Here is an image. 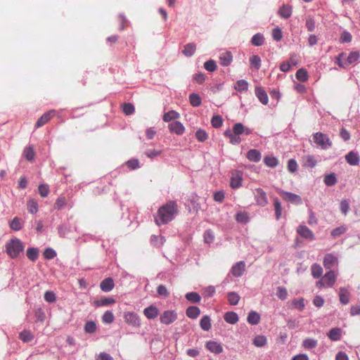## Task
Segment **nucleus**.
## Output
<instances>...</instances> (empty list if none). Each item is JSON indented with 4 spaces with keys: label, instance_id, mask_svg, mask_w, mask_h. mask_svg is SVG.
I'll list each match as a JSON object with an SVG mask.
<instances>
[{
    "label": "nucleus",
    "instance_id": "1",
    "mask_svg": "<svg viewBox=\"0 0 360 360\" xmlns=\"http://www.w3.org/2000/svg\"><path fill=\"white\" fill-rule=\"evenodd\" d=\"M178 207L175 201H169L159 208L155 221L157 225L160 226L172 221L177 214Z\"/></svg>",
    "mask_w": 360,
    "mask_h": 360
},
{
    "label": "nucleus",
    "instance_id": "2",
    "mask_svg": "<svg viewBox=\"0 0 360 360\" xmlns=\"http://www.w3.org/2000/svg\"><path fill=\"white\" fill-rule=\"evenodd\" d=\"M252 130L245 127L242 123H236L233 126V131L229 129L224 131V136L229 139V142L233 145H238L241 142L240 135H249Z\"/></svg>",
    "mask_w": 360,
    "mask_h": 360
},
{
    "label": "nucleus",
    "instance_id": "3",
    "mask_svg": "<svg viewBox=\"0 0 360 360\" xmlns=\"http://www.w3.org/2000/svg\"><path fill=\"white\" fill-rule=\"evenodd\" d=\"M337 280V274L333 270L327 271L320 280L316 283V286L319 288H331Z\"/></svg>",
    "mask_w": 360,
    "mask_h": 360
},
{
    "label": "nucleus",
    "instance_id": "4",
    "mask_svg": "<svg viewBox=\"0 0 360 360\" xmlns=\"http://www.w3.org/2000/svg\"><path fill=\"white\" fill-rule=\"evenodd\" d=\"M22 250V245L19 239H11L6 244L7 254L12 258L16 257Z\"/></svg>",
    "mask_w": 360,
    "mask_h": 360
},
{
    "label": "nucleus",
    "instance_id": "5",
    "mask_svg": "<svg viewBox=\"0 0 360 360\" xmlns=\"http://www.w3.org/2000/svg\"><path fill=\"white\" fill-rule=\"evenodd\" d=\"M314 142L321 149L326 150L332 146V141L324 134L321 132H316L313 134Z\"/></svg>",
    "mask_w": 360,
    "mask_h": 360
},
{
    "label": "nucleus",
    "instance_id": "6",
    "mask_svg": "<svg viewBox=\"0 0 360 360\" xmlns=\"http://www.w3.org/2000/svg\"><path fill=\"white\" fill-rule=\"evenodd\" d=\"M277 193L284 200L290 202L291 203L300 205L302 202L301 197L297 194L284 191L280 188L277 189Z\"/></svg>",
    "mask_w": 360,
    "mask_h": 360
},
{
    "label": "nucleus",
    "instance_id": "7",
    "mask_svg": "<svg viewBox=\"0 0 360 360\" xmlns=\"http://www.w3.org/2000/svg\"><path fill=\"white\" fill-rule=\"evenodd\" d=\"M124 321L135 328H138L141 326V320L139 316L132 311H126L124 313Z\"/></svg>",
    "mask_w": 360,
    "mask_h": 360
},
{
    "label": "nucleus",
    "instance_id": "8",
    "mask_svg": "<svg viewBox=\"0 0 360 360\" xmlns=\"http://www.w3.org/2000/svg\"><path fill=\"white\" fill-rule=\"evenodd\" d=\"M177 319V313L174 310L165 311L160 317V323L165 325H169L174 323Z\"/></svg>",
    "mask_w": 360,
    "mask_h": 360
},
{
    "label": "nucleus",
    "instance_id": "9",
    "mask_svg": "<svg viewBox=\"0 0 360 360\" xmlns=\"http://www.w3.org/2000/svg\"><path fill=\"white\" fill-rule=\"evenodd\" d=\"M255 198L257 205L261 207L266 206L269 202L266 192L260 188L255 189Z\"/></svg>",
    "mask_w": 360,
    "mask_h": 360
},
{
    "label": "nucleus",
    "instance_id": "10",
    "mask_svg": "<svg viewBox=\"0 0 360 360\" xmlns=\"http://www.w3.org/2000/svg\"><path fill=\"white\" fill-rule=\"evenodd\" d=\"M297 232L300 236L309 240H314V233L306 226H299L297 229Z\"/></svg>",
    "mask_w": 360,
    "mask_h": 360
},
{
    "label": "nucleus",
    "instance_id": "11",
    "mask_svg": "<svg viewBox=\"0 0 360 360\" xmlns=\"http://www.w3.org/2000/svg\"><path fill=\"white\" fill-rule=\"evenodd\" d=\"M338 262V257L333 254H326L323 258V264L326 269L331 268Z\"/></svg>",
    "mask_w": 360,
    "mask_h": 360
},
{
    "label": "nucleus",
    "instance_id": "12",
    "mask_svg": "<svg viewBox=\"0 0 360 360\" xmlns=\"http://www.w3.org/2000/svg\"><path fill=\"white\" fill-rule=\"evenodd\" d=\"M205 347L207 350L214 354H220L223 352V347L216 341H207L205 344Z\"/></svg>",
    "mask_w": 360,
    "mask_h": 360
},
{
    "label": "nucleus",
    "instance_id": "13",
    "mask_svg": "<svg viewBox=\"0 0 360 360\" xmlns=\"http://www.w3.org/2000/svg\"><path fill=\"white\" fill-rule=\"evenodd\" d=\"M55 115V110H49L46 112H45L44 115H42L37 121L35 124L36 127H40L46 124L51 117H54Z\"/></svg>",
    "mask_w": 360,
    "mask_h": 360
},
{
    "label": "nucleus",
    "instance_id": "14",
    "mask_svg": "<svg viewBox=\"0 0 360 360\" xmlns=\"http://www.w3.org/2000/svg\"><path fill=\"white\" fill-rule=\"evenodd\" d=\"M245 270V263L240 261L234 264L231 268V274L235 277L241 276Z\"/></svg>",
    "mask_w": 360,
    "mask_h": 360
},
{
    "label": "nucleus",
    "instance_id": "15",
    "mask_svg": "<svg viewBox=\"0 0 360 360\" xmlns=\"http://www.w3.org/2000/svg\"><path fill=\"white\" fill-rule=\"evenodd\" d=\"M346 162L352 166H356L359 164L360 156L358 153L350 151L345 155Z\"/></svg>",
    "mask_w": 360,
    "mask_h": 360
},
{
    "label": "nucleus",
    "instance_id": "16",
    "mask_svg": "<svg viewBox=\"0 0 360 360\" xmlns=\"http://www.w3.org/2000/svg\"><path fill=\"white\" fill-rule=\"evenodd\" d=\"M169 129L171 132L177 135H181L185 131V127L179 121H174L169 124Z\"/></svg>",
    "mask_w": 360,
    "mask_h": 360
},
{
    "label": "nucleus",
    "instance_id": "17",
    "mask_svg": "<svg viewBox=\"0 0 360 360\" xmlns=\"http://www.w3.org/2000/svg\"><path fill=\"white\" fill-rule=\"evenodd\" d=\"M340 302L343 304H347L350 300V292L346 288H340L338 292Z\"/></svg>",
    "mask_w": 360,
    "mask_h": 360
},
{
    "label": "nucleus",
    "instance_id": "18",
    "mask_svg": "<svg viewBox=\"0 0 360 360\" xmlns=\"http://www.w3.org/2000/svg\"><path fill=\"white\" fill-rule=\"evenodd\" d=\"M219 60L222 66H229L233 60V56L230 51L222 52L220 54Z\"/></svg>",
    "mask_w": 360,
    "mask_h": 360
},
{
    "label": "nucleus",
    "instance_id": "19",
    "mask_svg": "<svg viewBox=\"0 0 360 360\" xmlns=\"http://www.w3.org/2000/svg\"><path fill=\"white\" fill-rule=\"evenodd\" d=\"M242 180H243L242 174L238 172H236L231 176V183H230L231 187L232 188H238L240 187L241 184H242Z\"/></svg>",
    "mask_w": 360,
    "mask_h": 360
},
{
    "label": "nucleus",
    "instance_id": "20",
    "mask_svg": "<svg viewBox=\"0 0 360 360\" xmlns=\"http://www.w3.org/2000/svg\"><path fill=\"white\" fill-rule=\"evenodd\" d=\"M255 94L259 101L264 104L266 105L269 102V97L266 91L262 87H256L255 88Z\"/></svg>",
    "mask_w": 360,
    "mask_h": 360
},
{
    "label": "nucleus",
    "instance_id": "21",
    "mask_svg": "<svg viewBox=\"0 0 360 360\" xmlns=\"http://www.w3.org/2000/svg\"><path fill=\"white\" fill-rule=\"evenodd\" d=\"M143 314L148 319H153L158 316L159 311L156 307L150 305L143 310Z\"/></svg>",
    "mask_w": 360,
    "mask_h": 360
},
{
    "label": "nucleus",
    "instance_id": "22",
    "mask_svg": "<svg viewBox=\"0 0 360 360\" xmlns=\"http://www.w3.org/2000/svg\"><path fill=\"white\" fill-rule=\"evenodd\" d=\"M115 303V300L112 297H102L99 300H96L94 304L96 307L108 306Z\"/></svg>",
    "mask_w": 360,
    "mask_h": 360
},
{
    "label": "nucleus",
    "instance_id": "23",
    "mask_svg": "<svg viewBox=\"0 0 360 360\" xmlns=\"http://www.w3.org/2000/svg\"><path fill=\"white\" fill-rule=\"evenodd\" d=\"M114 281L111 278H107L103 280L100 284L101 289L104 292H109L114 288Z\"/></svg>",
    "mask_w": 360,
    "mask_h": 360
},
{
    "label": "nucleus",
    "instance_id": "24",
    "mask_svg": "<svg viewBox=\"0 0 360 360\" xmlns=\"http://www.w3.org/2000/svg\"><path fill=\"white\" fill-rule=\"evenodd\" d=\"M246 157L251 162H258L262 158V155L259 150L251 149L248 152Z\"/></svg>",
    "mask_w": 360,
    "mask_h": 360
},
{
    "label": "nucleus",
    "instance_id": "25",
    "mask_svg": "<svg viewBox=\"0 0 360 360\" xmlns=\"http://www.w3.org/2000/svg\"><path fill=\"white\" fill-rule=\"evenodd\" d=\"M328 337L332 341L340 340L342 337V330L340 328H333L328 332Z\"/></svg>",
    "mask_w": 360,
    "mask_h": 360
},
{
    "label": "nucleus",
    "instance_id": "26",
    "mask_svg": "<svg viewBox=\"0 0 360 360\" xmlns=\"http://www.w3.org/2000/svg\"><path fill=\"white\" fill-rule=\"evenodd\" d=\"M24 156L29 162H34L35 160V151L32 146H27L24 150Z\"/></svg>",
    "mask_w": 360,
    "mask_h": 360
},
{
    "label": "nucleus",
    "instance_id": "27",
    "mask_svg": "<svg viewBox=\"0 0 360 360\" xmlns=\"http://www.w3.org/2000/svg\"><path fill=\"white\" fill-rule=\"evenodd\" d=\"M200 314V309L195 306H191L187 308L186 315L192 319H195Z\"/></svg>",
    "mask_w": 360,
    "mask_h": 360
},
{
    "label": "nucleus",
    "instance_id": "28",
    "mask_svg": "<svg viewBox=\"0 0 360 360\" xmlns=\"http://www.w3.org/2000/svg\"><path fill=\"white\" fill-rule=\"evenodd\" d=\"M200 326L203 330L208 331L211 329V319L209 316H203L200 321Z\"/></svg>",
    "mask_w": 360,
    "mask_h": 360
},
{
    "label": "nucleus",
    "instance_id": "29",
    "mask_svg": "<svg viewBox=\"0 0 360 360\" xmlns=\"http://www.w3.org/2000/svg\"><path fill=\"white\" fill-rule=\"evenodd\" d=\"M195 49V44L194 43H189L184 46L182 53L186 56L190 57L194 54Z\"/></svg>",
    "mask_w": 360,
    "mask_h": 360
},
{
    "label": "nucleus",
    "instance_id": "30",
    "mask_svg": "<svg viewBox=\"0 0 360 360\" xmlns=\"http://www.w3.org/2000/svg\"><path fill=\"white\" fill-rule=\"evenodd\" d=\"M281 17L287 19L292 15V8L288 5H283L278 11Z\"/></svg>",
    "mask_w": 360,
    "mask_h": 360
},
{
    "label": "nucleus",
    "instance_id": "31",
    "mask_svg": "<svg viewBox=\"0 0 360 360\" xmlns=\"http://www.w3.org/2000/svg\"><path fill=\"white\" fill-rule=\"evenodd\" d=\"M311 275L314 278H319L322 276L323 269L318 264H313L311 266Z\"/></svg>",
    "mask_w": 360,
    "mask_h": 360
},
{
    "label": "nucleus",
    "instance_id": "32",
    "mask_svg": "<svg viewBox=\"0 0 360 360\" xmlns=\"http://www.w3.org/2000/svg\"><path fill=\"white\" fill-rule=\"evenodd\" d=\"M224 319L226 322L231 324H235L238 321L237 314L233 311L226 312L224 314Z\"/></svg>",
    "mask_w": 360,
    "mask_h": 360
},
{
    "label": "nucleus",
    "instance_id": "33",
    "mask_svg": "<svg viewBox=\"0 0 360 360\" xmlns=\"http://www.w3.org/2000/svg\"><path fill=\"white\" fill-rule=\"evenodd\" d=\"M248 322L252 325H257L259 323L260 316L256 311H252L248 316Z\"/></svg>",
    "mask_w": 360,
    "mask_h": 360
},
{
    "label": "nucleus",
    "instance_id": "34",
    "mask_svg": "<svg viewBox=\"0 0 360 360\" xmlns=\"http://www.w3.org/2000/svg\"><path fill=\"white\" fill-rule=\"evenodd\" d=\"M27 211L31 214H35L38 212L39 206L37 202L34 199H30L27 203Z\"/></svg>",
    "mask_w": 360,
    "mask_h": 360
},
{
    "label": "nucleus",
    "instance_id": "35",
    "mask_svg": "<svg viewBox=\"0 0 360 360\" xmlns=\"http://www.w3.org/2000/svg\"><path fill=\"white\" fill-rule=\"evenodd\" d=\"M165 242V238L160 235H159V236L153 235L151 236L150 243L153 246H158V247L162 246Z\"/></svg>",
    "mask_w": 360,
    "mask_h": 360
},
{
    "label": "nucleus",
    "instance_id": "36",
    "mask_svg": "<svg viewBox=\"0 0 360 360\" xmlns=\"http://www.w3.org/2000/svg\"><path fill=\"white\" fill-rule=\"evenodd\" d=\"M324 184L328 186H334L337 183V178L334 173H331L325 176L323 179Z\"/></svg>",
    "mask_w": 360,
    "mask_h": 360
},
{
    "label": "nucleus",
    "instance_id": "37",
    "mask_svg": "<svg viewBox=\"0 0 360 360\" xmlns=\"http://www.w3.org/2000/svg\"><path fill=\"white\" fill-rule=\"evenodd\" d=\"M27 257L29 259L34 262L39 257V250L35 248H30L27 250Z\"/></svg>",
    "mask_w": 360,
    "mask_h": 360
},
{
    "label": "nucleus",
    "instance_id": "38",
    "mask_svg": "<svg viewBox=\"0 0 360 360\" xmlns=\"http://www.w3.org/2000/svg\"><path fill=\"white\" fill-rule=\"evenodd\" d=\"M179 114L177 112H176L174 110H170V111L165 113V115H163V120L165 122H169L172 120L179 118Z\"/></svg>",
    "mask_w": 360,
    "mask_h": 360
},
{
    "label": "nucleus",
    "instance_id": "39",
    "mask_svg": "<svg viewBox=\"0 0 360 360\" xmlns=\"http://www.w3.org/2000/svg\"><path fill=\"white\" fill-rule=\"evenodd\" d=\"M266 338L264 335H257L253 340V345L257 347H262L266 345Z\"/></svg>",
    "mask_w": 360,
    "mask_h": 360
},
{
    "label": "nucleus",
    "instance_id": "40",
    "mask_svg": "<svg viewBox=\"0 0 360 360\" xmlns=\"http://www.w3.org/2000/svg\"><path fill=\"white\" fill-rule=\"evenodd\" d=\"M360 58V54L358 51H352L351 52L349 56H346V63H347V65L357 61Z\"/></svg>",
    "mask_w": 360,
    "mask_h": 360
},
{
    "label": "nucleus",
    "instance_id": "41",
    "mask_svg": "<svg viewBox=\"0 0 360 360\" xmlns=\"http://www.w3.org/2000/svg\"><path fill=\"white\" fill-rule=\"evenodd\" d=\"M264 164L269 167H275L278 164V160L274 156H266L264 158Z\"/></svg>",
    "mask_w": 360,
    "mask_h": 360
},
{
    "label": "nucleus",
    "instance_id": "42",
    "mask_svg": "<svg viewBox=\"0 0 360 360\" xmlns=\"http://www.w3.org/2000/svg\"><path fill=\"white\" fill-rule=\"evenodd\" d=\"M346 53H340L335 58V63L340 68H345L347 65V63H346Z\"/></svg>",
    "mask_w": 360,
    "mask_h": 360
},
{
    "label": "nucleus",
    "instance_id": "43",
    "mask_svg": "<svg viewBox=\"0 0 360 360\" xmlns=\"http://www.w3.org/2000/svg\"><path fill=\"white\" fill-rule=\"evenodd\" d=\"M296 78L302 82H307L308 80V73L307 71L303 68L299 69L296 72Z\"/></svg>",
    "mask_w": 360,
    "mask_h": 360
},
{
    "label": "nucleus",
    "instance_id": "44",
    "mask_svg": "<svg viewBox=\"0 0 360 360\" xmlns=\"http://www.w3.org/2000/svg\"><path fill=\"white\" fill-rule=\"evenodd\" d=\"M115 320V316L111 311H106L102 316V321L104 323L110 324Z\"/></svg>",
    "mask_w": 360,
    "mask_h": 360
},
{
    "label": "nucleus",
    "instance_id": "45",
    "mask_svg": "<svg viewBox=\"0 0 360 360\" xmlns=\"http://www.w3.org/2000/svg\"><path fill=\"white\" fill-rule=\"evenodd\" d=\"M250 63L252 67H254L256 70H259L261 68L262 60L259 56L254 55L250 58Z\"/></svg>",
    "mask_w": 360,
    "mask_h": 360
},
{
    "label": "nucleus",
    "instance_id": "46",
    "mask_svg": "<svg viewBox=\"0 0 360 360\" xmlns=\"http://www.w3.org/2000/svg\"><path fill=\"white\" fill-rule=\"evenodd\" d=\"M302 346L307 349H311L317 346V341L311 338H307L303 340Z\"/></svg>",
    "mask_w": 360,
    "mask_h": 360
},
{
    "label": "nucleus",
    "instance_id": "47",
    "mask_svg": "<svg viewBox=\"0 0 360 360\" xmlns=\"http://www.w3.org/2000/svg\"><path fill=\"white\" fill-rule=\"evenodd\" d=\"M251 43L254 46H262L264 44V36L260 33L255 34L251 39Z\"/></svg>",
    "mask_w": 360,
    "mask_h": 360
},
{
    "label": "nucleus",
    "instance_id": "48",
    "mask_svg": "<svg viewBox=\"0 0 360 360\" xmlns=\"http://www.w3.org/2000/svg\"><path fill=\"white\" fill-rule=\"evenodd\" d=\"M248 88V83L245 79L238 80L235 85V89L240 92L247 91Z\"/></svg>",
    "mask_w": 360,
    "mask_h": 360
},
{
    "label": "nucleus",
    "instance_id": "49",
    "mask_svg": "<svg viewBox=\"0 0 360 360\" xmlns=\"http://www.w3.org/2000/svg\"><path fill=\"white\" fill-rule=\"evenodd\" d=\"M274 205L275 209L276 218V219H279L282 213V207L281 204L277 198H274Z\"/></svg>",
    "mask_w": 360,
    "mask_h": 360
},
{
    "label": "nucleus",
    "instance_id": "50",
    "mask_svg": "<svg viewBox=\"0 0 360 360\" xmlns=\"http://www.w3.org/2000/svg\"><path fill=\"white\" fill-rule=\"evenodd\" d=\"M186 298L193 303H198L200 301L201 297L200 295L197 292H188L186 295Z\"/></svg>",
    "mask_w": 360,
    "mask_h": 360
},
{
    "label": "nucleus",
    "instance_id": "51",
    "mask_svg": "<svg viewBox=\"0 0 360 360\" xmlns=\"http://www.w3.org/2000/svg\"><path fill=\"white\" fill-rule=\"evenodd\" d=\"M240 296L234 292L228 294V300L231 305H236L239 302Z\"/></svg>",
    "mask_w": 360,
    "mask_h": 360
},
{
    "label": "nucleus",
    "instance_id": "52",
    "mask_svg": "<svg viewBox=\"0 0 360 360\" xmlns=\"http://www.w3.org/2000/svg\"><path fill=\"white\" fill-rule=\"evenodd\" d=\"M189 101L191 104L194 107L199 106L201 104V98L199 95L195 94H191L189 96Z\"/></svg>",
    "mask_w": 360,
    "mask_h": 360
},
{
    "label": "nucleus",
    "instance_id": "53",
    "mask_svg": "<svg viewBox=\"0 0 360 360\" xmlns=\"http://www.w3.org/2000/svg\"><path fill=\"white\" fill-rule=\"evenodd\" d=\"M316 165V160L313 155H307L304 158V166L313 168Z\"/></svg>",
    "mask_w": 360,
    "mask_h": 360
},
{
    "label": "nucleus",
    "instance_id": "54",
    "mask_svg": "<svg viewBox=\"0 0 360 360\" xmlns=\"http://www.w3.org/2000/svg\"><path fill=\"white\" fill-rule=\"evenodd\" d=\"M212 126L214 128H219L223 124V119L220 115H214L211 120Z\"/></svg>",
    "mask_w": 360,
    "mask_h": 360
},
{
    "label": "nucleus",
    "instance_id": "55",
    "mask_svg": "<svg viewBox=\"0 0 360 360\" xmlns=\"http://www.w3.org/2000/svg\"><path fill=\"white\" fill-rule=\"evenodd\" d=\"M96 330V325L94 321H87L84 326V331L87 333H94Z\"/></svg>",
    "mask_w": 360,
    "mask_h": 360
},
{
    "label": "nucleus",
    "instance_id": "56",
    "mask_svg": "<svg viewBox=\"0 0 360 360\" xmlns=\"http://www.w3.org/2000/svg\"><path fill=\"white\" fill-rule=\"evenodd\" d=\"M236 220L239 223L246 224L249 221V217L246 212H240L236 215Z\"/></svg>",
    "mask_w": 360,
    "mask_h": 360
},
{
    "label": "nucleus",
    "instance_id": "57",
    "mask_svg": "<svg viewBox=\"0 0 360 360\" xmlns=\"http://www.w3.org/2000/svg\"><path fill=\"white\" fill-rule=\"evenodd\" d=\"M122 110L125 115H129L134 113L135 108L131 103H127L123 105Z\"/></svg>",
    "mask_w": 360,
    "mask_h": 360
},
{
    "label": "nucleus",
    "instance_id": "58",
    "mask_svg": "<svg viewBox=\"0 0 360 360\" xmlns=\"http://www.w3.org/2000/svg\"><path fill=\"white\" fill-rule=\"evenodd\" d=\"M44 300L49 303H53L56 300V294L53 291H46L44 293Z\"/></svg>",
    "mask_w": 360,
    "mask_h": 360
},
{
    "label": "nucleus",
    "instance_id": "59",
    "mask_svg": "<svg viewBox=\"0 0 360 360\" xmlns=\"http://www.w3.org/2000/svg\"><path fill=\"white\" fill-rule=\"evenodd\" d=\"M10 228L13 231H19L21 229L20 219L18 217H15L10 222Z\"/></svg>",
    "mask_w": 360,
    "mask_h": 360
},
{
    "label": "nucleus",
    "instance_id": "60",
    "mask_svg": "<svg viewBox=\"0 0 360 360\" xmlns=\"http://www.w3.org/2000/svg\"><path fill=\"white\" fill-rule=\"evenodd\" d=\"M195 136L200 142L205 141L208 138L207 132L203 129H198L195 133Z\"/></svg>",
    "mask_w": 360,
    "mask_h": 360
},
{
    "label": "nucleus",
    "instance_id": "61",
    "mask_svg": "<svg viewBox=\"0 0 360 360\" xmlns=\"http://www.w3.org/2000/svg\"><path fill=\"white\" fill-rule=\"evenodd\" d=\"M204 68L209 72H214L217 68L214 60H209L204 63Z\"/></svg>",
    "mask_w": 360,
    "mask_h": 360
},
{
    "label": "nucleus",
    "instance_id": "62",
    "mask_svg": "<svg viewBox=\"0 0 360 360\" xmlns=\"http://www.w3.org/2000/svg\"><path fill=\"white\" fill-rule=\"evenodd\" d=\"M44 257L47 259H52L56 256V252L52 248H46L44 253Z\"/></svg>",
    "mask_w": 360,
    "mask_h": 360
},
{
    "label": "nucleus",
    "instance_id": "63",
    "mask_svg": "<svg viewBox=\"0 0 360 360\" xmlns=\"http://www.w3.org/2000/svg\"><path fill=\"white\" fill-rule=\"evenodd\" d=\"M39 193L43 198L46 197L49 193V188L47 184H41L39 186Z\"/></svg>",
    "mask_w": 360,
    "mask_h": 360
},
{
    "label": "nucleus",
    "instance_id": "64",
    "mask_svg": "<svg viewBox=\"0 0 360 360\" xmlns=\"http://www.w3.org/2000/svg\"><path fill=\"white\" fill-rule=\"evenodd\" d=\"M276 295L281 300H285L288 296L287 290L284 287H278L277 288Z\"/></svg>",
    "mask_w": 360,
    "mask_h": 360
}]
</instances>
